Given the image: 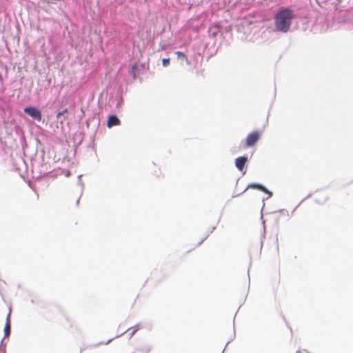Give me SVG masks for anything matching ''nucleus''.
<instances>
[{
  "instance_id": "nucleus-1",
  "label": "nucleus",
  "mask_w": 353,
  "mask_h": 353,
  "mask_svg": "<svg viewBox=\"0 0 353 353\" xmlns=\"http://www.w3.org/2000/svg\"><path fill=\"white\" fill-rule=\"evenodd\" d=\"M294 13L290 8H280L274 17V28L281 33H287L292 26Z\"/></svg>"
},
{
  "instance_id": "nucleus-2",
  "label": "nucleus",
  "mask_w": 353,
  "mask_h": 353,
  "mask_svg": "<svg viewBox=\"0 0 353 353\" xmlns=\"http://www.w3.org/2000/svg\"><path fill=\"white\" fill-rule=\"evenodd\" d=\"M24 112L32 117L34 120L40 121L41 120V111L34 106L26 107L23 110Z\"/></svg>"
},
{
  "instance_id": "nucleus-3",
  "label": "nucleus",
  "mask_w": 353,
  "mask_h": 353,
  "mask_svg": "<svg viewBox=\"0 0 353 353\" xmlns=\"http://www.w3.org/2000/svg\"><path fill=\"white\" fill-rule=\"evenodd\" d=\"M260 132L259 131H254L249 134L245 140V145L247 147H252L254 145L256 142L259 140Z\"/></svg>"
},
{
  "instance_id": "nucleus-4",
  "label": "nucleus",
  "mask_w": 353,
  "mask_h": 353,
  "mask_svg": "<svg viewBox=\"0 0 353 353\" xmlns=\"http://www.w3.org/2000/svg\"><path fill=\"white\" fill-rule=\"evenodd\" d=\"M249 188L257 189L260 191H262L264 193L268 194L269 195V197H271L272 196V192L271 191H270L269 190H268L263 185H262L261 183H250L247 186L246 190L249 189Z\"/></svg>"
},
{
  "instance_id": "nucleus-5",
  "label": "nucleus",
  "mask_w": 353,
  "mask_h": 353,
  "mask_svg": "<svg viewBox=\"0 0 353 353\" xmlns=\"http://www.w3.org/2000/svg\"><path fill=\"white\" fill-rule=\"evenodd\" d=\"M248 161V158L247 156H241L235 159V166L236 168L241 171L245 168V163Z\"/></svg>"
},
{
  "instance_id": "nucleus-6",
  "label": "nucleus",
  "mask_w": 353,
  "mask_h": 353,
  "mask_svg": "<svg viewBox=\"0 0 353 353\" xmlns=\"http://www.w3.org/2000/svg\"><path fill=\"white\" fill-rule=\"evenodd\" d=\"M120 120L118 118V117L115 114H112L108 117V121H107V126L110 128L113 126L119 125H120Z\"/></svg>"
},
{
  "instance_id": "nucleus-7",
  "label": "nucleus",
  "mask_w": 353,
  "mask_h": 353,
  "mask_svg": "<svg viewBox=\"0 0 353 353\" xmlns=\"http://www.w3.org/2000/svg\"><path fill=\"white\" fill-rule=\"evenodd\" d=\"M174 54L176 55V59L180 61L181 65L183 66L184 63H185L186 65H190V61L187 57V56L181 51H176L174 52Z\"/></svg>"
},
{
  "instance_id": "nucleus-8",
  "label": "nucleus",
  "mask_w": 353,
  "mask_h": 353,
  "mask_svg": "<svg viewBox=\"0 0 353 353\" xmlns=\"http://www.w3.org/2000/svg\"><path fill=\"white\" fill-rule=\"evenodd\" d=\"M10 312L11 309L6 318V322L4 327V337H8L10 334L11 327H10Z\"/></svg>"
},
{
  "instance_id": "nucleus-9",
  "label": "nucleus",
  "mask_w": 353,
  "mask_h": 353,
  "mask_svg": "<svg viewBox=\"0 0 353 353\" xmlns=\"http://www.w3.org/2000/svg\"><path fill=\"white\" fill-rule=\"evenodd\" d=\"M113 340V338L112 339H109L108 341H107L106 342H99L98 343H96V344H90V345H88V346L86 347H81V350H80V352L81 353L82 352V351L83 350H85V348H92V347H96L100 345H103V344H105V345H108Z\"/></svg>"
},
{
  "instance_id": "nucleus-10",
  "label": "nucleus",
  "mask_w": 353,
  "mask_h": 353,
  "mask_svg": "<svg viewBox=\"0 0 353 353\" xmlns=\"http://www.w3.org/2000/svg\"><path fill=\"white\" fill-rule=\"evenodd\" d=\"M114 101H116V108H119L123 101L122 96L120 94H117L115 99L112 101V103H114Z\"/></svg>"
},
{
  "instance_id": "nucleus-11",
  "label": "nucleus",
  "mask_w": 353,
  "mask_h": 353,
  "mask_svg": "<svg viewBox=\"0 0 353 353\" xmlns=\"http://www.w3.org/2000/svg\"><path fill=\"white\" fill-rule=\"evenodd\" d=\"M151 350H152L151 345H146L141 348L137 349V351H139L140 353H149Z\"/></svg>"
},
{
  "instance_id": "nucleus-12",
  "label": "nucleus",
  "mask_w": 353,
  "mask_h": 353,
  "mask_svg": "<svg viewBox=\"0 0 353 353\" xmlns=\"http://www.w3.org/2000/svg\"><path fill=\"white\" fill-rule=\"evenodd\" d=\"M215 228H216V227H215V226H212V228H210V230H209V231H208V233L206 234L205 236L203 239H202L199 242L198 245H201V244L204 241V240L207 239V237L209 236V234H210V233H212V232L215 230Z\"/></svg>"
},
{
  "instance_id": "nucleus-13",
  "label": "nucleus",
  "mask_w": 353,
  "mask_h": 353,
  "mask_svg": "<svg viewBox=\"0 0 353 353\" xmlns=\"http://www.w3.org/2000/svg\"><path fill=\"white\" fill-rule=\"evenodd\" d=\"M137 70V66L134 64L131 67V68L129 71L130 74L131 76H132L134 79L136 78V70Z\"/></svg>"
},
{
  "instance_id": "nucleus-14",
  "label": "nucleus",
  "mask_w": 353,
  "mask_h": 353,
  "mask_svg": "<svg viewBox=\"0 0 353 353\" xmlns=\"http://www.w3.org/2000/svg\"><path fill=\"white\" fill-rule=\"evenodd\" d=\"M208 32H209V35H210V37H216V34H217V33H218V30H217V28H210L209 29Z\"/></svg>"
},
{
  "instance_id": "nucleus-15",
  "label": "nucleus",
  "mask_w": 353,
  "mask_h": 353,
  "mask_svg": "<svg viewBox=\"0 0 353 353\" xmlns=\"http://www.w3.org/2000/svg\"><path fill=\"white\" fill-rule=\"evenodd\" d=\"M81 176L82 175H79L78 176L77 184L81 187V192H83V183L82 180H81Z\"/></svg>"
},
{
  "instance_id": "nucleus-16",
  "label": "nucleus",
  "mask_w": 353,
  "mask_h": 353,
  "mask_svg": "<svg viewBox=\"0 0 353 353\" xmlns=\"http://www.w3.org/2000/svg\"><path fill=\"white\" fill-rule=\"evenodd\" d=\"M170 64V59L164 58L162 59V65L163 67H167Z\"/></svg>"
},
{
  "instance_id": "nucleus-17",
  "label": "nucleus",
  "mask_w": 353,
  "mask_h": 353,
  "mask_svg": "<svg viewBox=\"0 0 353 353\" xmlns=\"http://www.w3.org/2000/svg\"><path fill=\"white\" fill-rule=\"evenodd\" d=\"M327 196H323V199H316V202L319 204H323L327 201Z\"/></svg>"
},
{
  "instance_id": "nucleus-18",
  "label": "nucleus",
  "mask_w": 353,
  "mask_h": 353,
  "mask_svg": "<svg viewBox=\"0 0 353 353\" xmlns=\"http://www.w3.org/2000/svg\"><path fill=\"white\" fill-rule=\"evenodd\" d=\"M68 112V109H64L63 110H62L61 112H59L57 115V119H59L61 116H63L65 114H66Z\"/></svg>"
},
{
  "instance_id": "nucleus-19",
  "label": "nucleus",
  "mask_w": 353,
  "mask_h": 353,
  "mask_svg": "<svg viewBox=\"0 0 353 353\" xmlns=\"http://www.w3.org/2000/svg\"><path fill=\"white\" fill-rule=\"evenodd\" d=\"M131 328L128 329V331H130ZM139 330V327L135 329H132V332L130 333V337H132L137 331Z\"/></svg>"
},
{
  "instance_id": "nucleus-20",
  "label": "nucleus",
  "mask_w": 353,
  "mask_h": 353,
  "mask_svg": "<svg viewBox=\"0 0 353 353\" xmlns=\"http://www.w3.org/2000/svg\"><path fill=\"white\" fill-rule=\"evenodd\" d=\"M279 212L282 213L283 215H287L290 216L289 212L288 210L282 209L279 210Z\"/></svg>"
},
{
  "instance_id": "nucleus-21",
  "label": "nucleus",
  "mask_w": 353,
  "mask_h": 353,
  "mask_svg": "<svg viewBox=\"0 0 353 353\" xmlns=\"http://www.w3.org/2000/svg\"><path fill=\"white\" fill-rule=\"evenodd\" d=\"M137 327H139V329L140 328V325L139 324H137L134 327H131V329H135V328H137Z\"/></svg>"
},
{
  "instance_id": "nucleus-22",
  "label": "nucleus",
  "mask_w": 353,
  "mask_h": 353,
  "mask_svg": "<svg viewBox=\"0 0 353 353\" xmlns=\"http://www.w3.org/2000/svg\"><path fill=\"white\" fill-rule=\"evenodd\" d=\"M302 352V350H297L296 353H301Z\"/></svg>"
},
{
  "instance_id": "nucleus-23",
  "label": "nucleus",
  "mask_w": 353,
  "mask_h": 353,
  "mask_svg": "<svg viewBox=\"0 0 353 353\" xmlns=\"http://www.w3.org/2000/svg\"><path fill=\"white\" fill-rule=\"evenodd\" d=\"M70 172H68V173L66 174V176H70Z\"/></svg>"
},
{
  "instance_id": "nucleus-24",
  "label": "nucleus",
  "mask_w": 353,
  "mask_h": 353,
  "mask_svg": "<svg viewBox=\"0 0 353 353\" xmlns=\"http://www.w3.org/2000/svg\"><path fill=\"white\" fill-rule=\"evenodd\" d=\"M303 351L305 352L306 353H310V352H308L307 350H303Z\"/></svg>"
},
{
  "instance_id": "nucleus-25",
  "label": "nucleus",
  "mask_w": 353,
  "mask_h": 353,
  "mask_svg": "<svg viewBox=\"0 0 353 353\" xmlns=\"http://www.w3.org/2000/svg\"><path fill=\"white\" fill-rule=\"evenodd\" d=\"M79 198L77 199V203L78 204V203H79Z\"/></svg>"
},
{
  "instance_id": "nucleus-26",
  "label": "nucleus",
  "mask_w": 353,
  "mask_h": 353,
  "mask_svg": "<svg viewBox=\"0 0 353 353\" xmlns=\"http://www.w3.org/2000/svg\"><path fill=\"white\" fill-rule=\"evenodd\" d=\"M231 342V340L228 341L227 345H228Z\"/></svg>"
},
{
  "instance_id": "nucleus-27",
  "label": "nucleus",
  "mask_w": 353,
  "mask_h": 353,
  "mask_svg": "<svg viewBox=\"0 0 353 353\" xmlns=\"http://www.w3.org/2000/svg\"><path fill=\"white\" fill-rule=\"evenodd\" d=\"M223 352H224V350L222 352V353H223Z\"/></svg>"
}]
</instances>
